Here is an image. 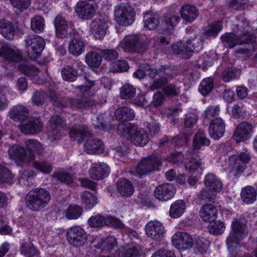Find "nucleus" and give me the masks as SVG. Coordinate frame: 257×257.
Returning a JSON list of instances; mask_svg holds the SVG:
<instances>
[{
    "label": "nucleus",
    "instance_id": "9d476101",
    "mask_svg": "<svg viewBox=\"0 0 257 257\" xmlns=\"http://www.w3.org/2000/svg\"><path fill=\"white\" fill-rule=\"evenodd\" d=\"M65 123L62 117L55 114L51 116L49 124L47 127L48 138L51 140L59 139L61 137V129L63 128Z\"/></svg>",
    "mask_w": 257,
    "mask_h": 257
},
{
    "label": "nucleus",
    "instance_id": "f3484780",
    "mask_svg": "<svg viewBox=\"0 0 257 257\" xmlns=\"http://www.w3.org/2000/svg\"><path fill=\"white\" fill-rule=\"evenodd\" d=\"M252 132V126L247 122L239 123L236 127L233 138L237 143L247 140Z\"/></svg>",
    "mask_w": 257,
    "mask_h": 257
},
{
    "label": "nucleus",
    "instance_id": "4c0bfd02",
    "mask_svg": "<svg viewBox=\"0 0 257 257\" xmlns=\"http://www.w3.org/2000/svg\"><path fill=\"white\" fill-rule=\"evenodd\" d=\"M8 153L11 159L20 161H24L27 156L25 150L17 145L12 146L9 149Z\"/></svg>",
    "mask_w": 257,
    "mask_h": 257
},
{
    "label": "nucleus",
    "instance_id": "423d86ee",
    "mask_svg": "<svg viewBox=\"0 0 257 257\" xmlns=\"http://www.w3.org/2000/svg\"><path fill=\"white\" fill-rule=\"evenodd\" d=\"M162 163V159L159 156L153 155L149 157L143 158L139 162L134 170L131 171V173L133 175H138L140 177L152 171L160 170Z\"/></svg>",
    "mask_w": 257,
    "mask_h": 257
},
{
    "label": "nucleus",
    "instance_id": "c03bdc74",
    "mask_svg": "<svg viewBox=\"0 0 257 257\" xmlns=\"http://www.w3.org/2000/svg\"><path fill=\"white\" fill-rule=\"evenodd\" d=\"M18 69L20 72L29 77H36L39 73L36 67L29 64H20Z\"/></svg>",
    "mask_w": 257,
    "mask_h": 257
},
{
    "label": "nucleus",
    "instance_id": "37998d69",
    "mask_svg": "<svg viewBox=\"0 0 257 257\" xmlns=\"http://www.w3.org/2000/svg\"><path fill=\"white\" fill-rule=\"evenodd\" d=\"M63 80L67 81H74L78 77V71L73 66L67 65L64 66L61 71Z\"/></svg>",
    "mask_w": 257,
    "mask_h": 257
},
{
    "label": "nucleus",
    "instance_id": "473e14b6",
    "mask_svg": "<svg viewBox=\"0 0 257 257\" xmlns=\"http://www.w3.org/2000/svg\"><path fill=\"white\" fill-rule=\"evenodd\" d=\"M15 27L10 21L6 19L0 20V33L6 38L12 39L15 33Z\"/></svg>",
    "mask_w": 257,
    "mask_h": 257
},
{
    "label": "nucleus",
    "instance_id": "0eeeda50",
    "mask_svg": "<svg viewBox=\"0 0 257 257\" xmlns=\"http://www.w3.org/2000/svg\"><path fill=\"white\" fill-rule=\"evenodd\" d=\"M116 21L124 26L132 25L135 19L134 10L128 4H120L116 6L114 10Z\"/></svg>",
    "mask_w": 257,
    "mask_h": 257
},
{
    "label": "nucleus",
    "instance_id": "aec40b11",
    "mask_svg": "<svg viewBox=\"0 0 257 257\" xmlns=\"http://www.w3.org/2000/svg\"><path fill=\"white\" fill-rule=\"evenodd\" d=\"M225 124L220 117L213 119L209 126V133L210 137L214 140H219L224 135Z\"/></svg>",
    "mask_w": 257,
    "mask_h": 257
},
{
    "label": "nucleus",
    "instance_id": "680f3d73",
    "mask_svg": "<svg viewBox=\"0 0 257 257\" xmlns=\"http://www.w3.org/2000/svg\"><path fill=\"white\" fill-rule=\"evenodd\" d=\"M189 47L193 54L194 52H199L202 48V40L201 37L194 36L187 41Z\"/></svg>",
    "mask_w": 257,
    "mask_h": 257
},
{
    "label": "nucleus",
    "instance_id": "3c124183",
    "mask_svg": "<svg viewBox=\"0 0 257 257\" xmlns=\"http://www.w3.org/2000/svg\"><path fill=\"white\" fill-rule=\"evenodd\" d=\"M82 202L88 209L92 208L97 203V198L92 193L88 191L82 193L81 196Z\"/></svg>",
    "mask_w": 257,
    "mask_h": 257
},
{
    "label": "nucleus",
    "instance_id": "864d4df0",
    "mask_svg": "<svg viewBox=\"0 0 257 257\" xmlns=\"http://www.w3.org/2000/svg\"><path fill=\"white\" fill-rule=\"evenodd\" d=\"M52 177L56 183L60 181L68 185L73 181V179L70 175L65 172H54L52 174Z\"/></svg>",
    "mask_w": 257,
    "mask_h": 257
},
{
    "label": "nucleus",
    "instance_id": "bf43d9fd",
    "mask_svg": "<svg viewBox=\"0 0 257 257\" xmlns=\"http://www.w3.org/2000/svg\"><path fill=\"white\" fill-rule=\"evenodd\" d=\"M169 81L167 78L161 76L159 78L154 79L151 83H150L149 89L151 91L162 89L164 88L166 85L168 84Z\"/></svg>",
    "mask_w": 257,
    "mask_h": 257
},
{
    "label": "nucleus",
    "instance_id": "dca6fc26",
    "mask_svg": "<svg viewBox=\"0 0 257 257\" xmlns=\"http://www.w3.org/2000/svg\"><path fill=\"white\" fill-rule=\"evenodd\" d=\"M176 193L174 186L170 183H164L157 187L155 190V196L161 201L171 199Z\"/></svg>",
    "mask_w": 257,
    "mask_h": 257
},
{
    "label": "nucleus",
    "instance_id": "39448f33",
    "mask_svg": "<svg viewBox=\"0 0 257 257\" xmlns=\"http://www.w3.org/2000/svg\"><path fill=\"white\" fill-rule=\"evenodd\" d=\"M25 42L28 58L33 61L40 58L45 46L44 39L35 34L29 35Z\"/></svg>",
    "mask_w": 257,
    "mask_h": 257
},
{
    "label": "nucleus",
    "instance_id": "e433bc0d",
    "mask_svg": "<svg viewBox=\"0 0 257 257\" xmlns=\"http://www.w3.org/2000/svg\"><path fill=\"white\" fill-rule=\"evenodd\" d=\"M186 204L181 200H178L170 206V216L172 218H177L181 216L185 212Z\"/></svg>",
    "mask_w": 257,
    "mask_h": 257
},
{
    "label": "nucleus",
    "instance_id": "f257e3e1",
    "mask_svg": "<svg viewBox=\"0 0 257 257\" xmlns=\"http://www.w3.org/2000/svg\"><path fill=\"white\" fill-rule=\"evenodd\" d=\"M49 98L54 106L61 108L71 107L79 109H85L96 104L94 101L84 97L79 96L76 99L63 98L53 90L50 91Z\"/></svg>",
    "mask_w": 257,
    "mask_h": 257
},
{
    "label": "nucleus",
    "instance_id": "b1692460",
    "mask_svg": "<svg viewBox=\"0 0 257 257\" xmlns=\"http://www.w3.org/2000/svg\"><path fill=\"white\" fill-rule=\"evenodd\" d=\"M109 167L103 163L92 164L88 173L90 177L94 180H100L106 178L109 173Z\"/></svg>",
    "mask_w": 257,
    "mask_h": 257
},
{
    "label": "nucleus",
    "instance_id": "09e8293b",
    "mask_svg": "<svg viewBox=\"0 0 257 257\" xmlns=\"http://www.w3.org/2000/svg\"><path fill=\"white\" fill-rule=\"evenodd\" d=\"M33 167L44 174H49L53 170L52 164L47 161H34Z\"/></svg>",
    "mask_w": 257,
    "mask_h": 257
},
{
    "label": "nucleus",
    "instance_id": "603ef678",
    "mask_svg": "<svg viewBox=\"0 0 257 257\" xmlns=\"http://www.w3.org/2000/svg\"><path fill=\"white\" fill-rule=\"evenodd\" d=\"M92 124L95 128L104 131H109L114 128L113 125H108L103 120L102 116H95L92 119Z\"/></svg>",
    "mask_w": 257,
    "mask_h": 257
},
{
    "label": "nucleus",
    "instance_id": "7ed1b4c3",
    "mask_svg": "<svg viewBox=\"0 0 257 257\" xmlns=\"http://www.w3.org/2000/svg\"><path fill=\"white\" fill-rule=\"evenodd\" d=\"M51 199L50 193L44 188H35L26 196V205L31 211L38 212L46 207Z\"/></svg>",
    "mask_w": 257,
    "mask_h": 257
},
{
    "label": "nucleus",
    "instance_id": "9b49d317",
    "mask_svg": "<svg viewBox=\"0 0 257 257\" xmlns=\"http://www.w3.org/2000/svg\"><path fill=\"white\" fill-rule=\"evenodd\" d=\"M54 26L56 36L61 39L65 38L70 32L73 33L75 30L73 28L71 22L67 21L61 15H58L54 20Z\"/></svg>",
    "mask_w": 257,
    "mask_h": 257
},
{
    "label": "nucleus",
    "instance_id": "ddd939ff",
    "mask_svg": "<svg viewBox=\"0 0 257 257\" xmlns=\"http://www.w3.org/2000/svg\"><path fill=\"white\" fill-rule=\"evenodd\" d=\"M145 230L149 237L156 241L161 240L165 232L162 223L158 221L149 222L146 225Z\"/></svg>",
    "mask_w": 257,
    "mask_h": 257
},
{
    "label": "nucleus",
    "instance_id": "393cba45",
    "mask_svg": "<svg viewBox=\"0 0 257 257\" xmlns=\"http://www.w3.org/2000/svg\"><path fill=\"white\" fill-rule=\"evenodd\" d=\"M245 35H243L240 38L233 33H226L220 37L223 45L229 48H232L236 45L245 44Z\"/></svg>",
    "mask_w": 257,
    "mask_h": 257
},
{
    "label": "nucleus",
    "instance_id": "4be33fe9",
    "mask_svg": "<svg viewBox=\"0 0 257 257\" xmlns=\"http://www.w3.org/2000/svg\"><path fill=\"white\" fill-rule=\"evenodd\" d=\"M77 16L82 19H90L95 14V10L92 4L86 1L77 3L75 6Z\"/></svg>",
    "mask_w": 257,
    "mask_h": 257
},
{
    "label": "nucleus",
    "instance_id": "2f4dec72",
    "mask_svg": "<svg viewBox=\"0 0 257 257\" xmlns=\"http://www.w3.org/2000/svg\"><path fill=\"white\" fill-rule=\"evenodd\" d=\"M116 188L118 192L125 197L132 196L135 190L131 182L125 179H120L117 182Z\"/></svg>",
    "mask_w": 257,
    "mask_h": 257
},
{
    "label": "nucleus",
    "instance_id": "0e129e2a",
    "mask_svg": "<svg viewBox=\"0 0 257 257\" xmlns=\"http://www.w3.org/2000/svg\"><path fill=\"white\" fill-rule=\"evenodd\" d=\"M222 29V25L221 22L214 23L208 26L207 30L205 32V35L209 37H215Z\"/></svg>",
    "mask_w": 257,
    "mask_h": 257
},
{
    "label": "nucleus",
    "instance_id": "6ab92c4d",
    "mask_svg": "<svg viewBox=\"0 0 257 257\" xmlns=\"http://www.w3.org/2000/svg\"><path fill=\"white\" fill-rule=\"evenodd\" d=\"M180 18L177 16L163 17L160 19L159 31L167 34L171 33L179 23Z\"/></svg>",
    "mask_w": 257,
    "mask_h": 257
},
{
    "label": "nucleus",
    "instance_id": "f03ea898",
    "mask_svg": "<svg viewBox=\"0 0 257 257\" xmlns=\"http://www.w3.org/2000/svg\"><path fill=\"white\" fill-rule=\"evenodd\" d=\"M118 132L136 145L143 146L149 141L146 131L134 124L125 125L122 123H120L118 126Z\"/></svg>",
    "mask_w": 257,
    "mask_h": 257
},
{
    "label": "nucleus",
    "instance_id": "6e6d98bb",
    "mask_svg": "<svg viewBox=\"0 0 257 257\" xmlns=\"http://www.w3.org/2000/svg\"><path fill=\"white\" fill-rule=\"evenodd\" d=\"M21 253L27 257H33L38 254L39 252L31 242H25L21 247Z\"/></svg>",
    "mask_w": 257,
    "mask_h": 257
},
{
    "label": "nucleus",
    "instance_id": "72a5a7b5",
    "mask_svg": "<svg viewBox=\"0 0 257 257\" xmlns=\"http://www.w3.org/2000/svg\"><path fill=\"white\" fill-rule=\"evenodd\" d=\"M116 241L113 236H108L104 239H100L95 245L102 252L106 253L110 251L116 245Z\"/></svg>",
    "mask_w": 257,
    "mask_h": 257
},
{
    "label": "nucleus",
    "instance_id": "4468645a",
    "mask_svg": "<svg viewBox=\"0 0 257 257\" xmlns=\"http://www.w3.org/2000/svg\"><path fill=\"white\" fill-rule=\"evenodd\" d=\"M70 35L71 40L69 43V51L73 55L78 56L84 52V42L76 31L73 33L70 32Z\"/></svg>",
    "mask_w": 257,
    "mask_h": 257
},
{
    "label": "nucleus",
    "instance_id": "8fccbe9b",
    "mask_svg": "<svg viewBox=\"0 0 257 257\" xmlns=\"http://www.w3.org/2000/svg\"><path fill=\"white\" fill-rule=\"evenodd\" d=\"M28 150L31 152H35L36 154H42L44 148L41 143L36 140H28L25 142Z\"/></svg>",
    "mask_w": 257,
    "mask_h": 257
},
{
    "label": "nucleus",
    "instance_id": "5fc2aeb1",
    "mask_svg": "<svg viewBox=\"0 0 257 257\" xmlns=\"http://www.w3.org/2000/svg\"><path fill=\"white\" fill-rule=\"evenodd\" d=\"M129 68L127 62L124 60L116 61L112 62L109 66V71L112 72H121L126 71Z\"/></svg>",
    "mask_w": 257,
    "mask_h": 257
},
{
    "label": "nucleus",
    "instance_id": "58836bf2",
    "mask_svg": "<svg viewBox=\"0 0 257 257\" xmlns=\"http://www.w3.org/2000/svg\"><path fill=\"white\" fill-rule=\"evenodd\" d=\"M205 185L210 190L215 192H220L222 189V184L221 181L217 179L215 175L209 173L205 178Z\"/></svg>",
    "mask_w": 257,
    "mask_h": 257
},
{
    "label": "nucleus",
    "instance_id": "c9c22d12",
    "mask_svg": "<svg viewBox=\"0 0 257 257\" xmlns=\"http://www.w3.org/2000/svg\"><path fill=\"white\" fill-rule=\"evenodd\" d=\"M144 27L149 30H153L157 28L159 31L160 19L157 16L151 13H147L144 17Z\"/></svg>",
    "mask_w": 257,
    "mask_h": 257
},
{
    "label": "nucleus",
    "instance_id": "2eb2a0df",
    "mask_svg": "<svg viewBox=\"0 0 257 257\" xmlns=\"http://www.w3.org/2000/svg\"><path fill=\"white\" fill-rule=\"evenodd\" d=\"M90 27L91 32L95 39L101 40L106 34L108 25L105 19L98 18L91 22Z\"/></svg>",
    "mask_w": 257,
    "mask_h": 257
},
{
    "label": "nucleus",
    "instance_id": "c756f323",
    "mask_svg": "<svg viewBox=\"0 0 257 257\" xmlns=\"http://www.w3.org/2000/svg\"><path fill=\"white\" fill-rule=\"evenodd\" d=\"M173 52L184 59H189L192 55L187 42L180 41L174 43L172 46Z\"/></svg>",
    "mask_w": 257,
    "mask_h": 257
},
{
    "label": "nucleus",
    "instance_id": "a19ab883",
    "mask_svg": "<svg viewBox=\"0 0 257 257\" xmlns=\"http://www.w3.org/2000/svg\"><path fill=\"white\" fill-rule=\"evenodd\" d=\"M241 197L244 202L247 204L252 203L256 200V193L252 187L247 186L242 189Z\"/></svg>",
    "mask_w": 257,
    "mask_h": 257
},
{
    "label": "nucleus",
    "instance_id": "69168bd1",
    "mask_svg": "<svg viewBox=\"0 0 257 257\" xmlns=\"http://www.w3.org/2000/svg\"><path fill=\"white\" fill-rule=\"evenodd\" d=\"M147 127L149 129L150 133L156 135L160 132V123L158 120L155 119L154 116H151L147 120Z\"/></svg>",
    "mask_w": 257,
    "mask_h": 257
},
{
    "label": "nucleus",
    "instance_id": "a211bd4d",
    "mask_svg": "<svg viewBox=\"0 0 257 257\" xmlns=\"http://www.w3.org/2000/svg\"><path fill=\"white\" fill-rule=\"evenodd\" d=\"M69 135L72 140L78 143L83 142L86 138L92 135L88 127L84 124H77L72 126Z\"/></svg>",
    "mask_w": 257,
    "mask_h": 257
},
{
    "label": "nucleus",
    "instance_id": "79ce46f5",
    "mask_svg": "<svg viewBox=\"0 0 257 257\" xmlns=\"http://www.w3.org/2000/svg\"><path fill=\"white\" fill-rule=\"evenodd\" d=\"M51 90H53L57 93L55 90L52 89H49L48 93H46L43 91H35L33 93L32 97V101L33 103L37 106H42L45 103V100L47 97H48L50 101L53 103V102L51 101V99L49 98V92Z\"/></svg>",
    "mask_w": 257,
    "mask_h": 257
},
{
    "label": "nucleus",
    "instance_id": "e2e57ef3",
    "mask_svg": "<svg viewBox=\"0 0 257 257\" xmlns=\"http://www.w3.org/2000/svg\"><path fill=\"white\" fill-rule=\"evenodd\" d=\"M241 71L237 68H230L224 70L222 73V79L225 82L237 78L240 75Z\"/></svg>",
    "mask_w": 257,
    "mask_h": 257
},
{
    "label": "nucleus",
    "instance_id": "ea45409f",
    "mask_svg": "<svg viewBox=\"0 0 257 257\" xmlns=\"http://www.w3.org/2000/svg\"><path fill=\"white\" fill-rule=\"evenodd\" d=\"M209 144L210 141L206 137L204 133L202 131H199L196 134L193 139V149L190 150L199 151L203 146H208Z\"/></svg>",
    "mask_w": 257,
    "mask_h": 257
},
{
    "label": "nucleus",
    "instance_id": "f8f14e48",
    "mask_svg": "<svg viewBox=\"0 0 257 257\" xmlns=\"http://www.w3.org/2000/svg\"><path fill=\"white\" fill-rule=\"evenodd\" d=\"M173 245L178 249L183 250L191 248L194 243L192 236L183 231L176 233L172 237Z\"/></svg>",
    "mask_w": 257,
    "mask_h": 257
},
{
    "label": "nucleus",
    "instance_id": "7c9ffc66",
    "mask_svg": "<svg viewBox=\"0 0 257 257\" xmlns=\"http://www.w3.org/2000/svg\"><path fill=\"white\" fill-rule=\"evenodd\" d=\"M114 115L116 119L125 122L133 119L135 117V112L128 106H121L115 110Z\"/></svg>",
    "mask_w": 257,
    "mask_h": 257
},
{
    "label": "nucleus",
    "instance_id": "c85d7f7f",
    "mask_svg": "<svg viewBox=\"0 0 257 257\" xmlns=\"http://www.w3.org/2000/svg\"><path fill=\"white\" fill-rule=\"evenodd\" d=\"M217 209L211 204L203 205L200 210V215L206 222H212L215 220L217 215Z\"/></svg>",
    "mask_w": 257,
    "mask_h": 257
},
{
    "label": "nucleus",
    "instance_id": "a878e982",
    "mask_svg": "<svg viewBox=\"0 0 257 257\" xmlns=\"http://www.w3.org/2000/svg\"><path fill=\"white\" fill-rule=\"evenodd\" d=\"M12 62H18L22 59L20 52L16 49L12 48L8 45H4L0 49V58Z\"/></svg>",
    "mask_w": 257,
    "mask_h": 257
},
{
    "label": "nucleus",
    "instance_id": "bb28decb",
    "mask_svg": "<svg viewBox=\"0 0 257 257\" xmlns=\"http://www.w3.org/2000/svg\"><path fill=\"white\" fill-rule=\"evenodd\" d=\"M104 146L99 139H89L84 145L85 151L89 154H98L102 153Z\"/></svg>",
    "mask_w": 257,
    "mask_h": 257
},
{
    "label": "nucleus",
    "instance_id": "de8ad7c7",
    "mask_svg": "<svg viewBox=\"0 0 257 257\" xmlns=\"http://www.w3.org/2000/svg\"><path fill=\"white\" fill-rule=\"evenodd\" d=\"M136 94V89L129 84H124L120 89V97L123 99H131Z\"/></svg>",
    "mask_w": 257,
    "mask_h": 257
},
{
    "label": "nucleus",
    "instance_id": "412c9836",
    "mask_svg": "<svg viewBox=\"0 0 257 257\" xmlns=\"http://www.w3.org/2000/svg\"><path fill=\"white\" fill-rule=\"evenodd\" d=\"M187 154L191 155V158L185 166V169L190 174H193L199 168H201L202 163L201 162V152L197 150H189Z\"/></svg>",
    "mask_w": 257,
    "mask_h": 257
},
{
    "label": "nucleus",
    "instance_id": "338daca9",
    "mask_svg": "<svg viewBox=\"0 0 257 257\" xmlns=\"http://www.w3.org/2000/svg\"><path fill=\"white\" fill-rule=\"evenodd\" d=\"M160 76L167 78L169 81L172 78L175 73V71L173 67L170 65H162L160 68Z\"/></svg>",
    "mask_w": 257,
    "mask_h": 257
},
{
    "label": "nucleus",
    "instance_id": "1a4fd4ad",
    "mask_svg": "<svg viewBox=\"0 0 257 257\" xmlns=\"http://www.w3.org/2000/svg\"><path fill=\"white\" fill-rule=\"evenodd\" d=\"M250 159V157L248 154L243 153L239 155L231 156L228 158V167L226 169L236 176L243 171Z\"/></svg>",
    "mask_w": 257,
    "mask_h": 257
},
{
    "label": "nucleus",
    "instance_id": "052dcab7",
    "mask_svg": "<svg viewBox=\"0 0 257 257\" xmlns=\"http://www.w3.org/2000/svg\"><path fill=\"white\" fill-rule=\"evenodd\" d=\"M88 224L93 228H102L105 225V218L100 214L92 216L88 220Z\"/></svg>",
    "mask_w": 257,
    "mask_h": 257
},
{
    "label": "nucleus",
    "instance_id": "774afa93",
    "mask_svg": "<svg viewBox=\"0 0 257 257\" xmlns=\"http://www.w3.org/2000/svg\"><path fill=\"white\" fill-rule=\"evenodd\" d=\"M13 178L11 172L7 168L0 166V183H11Z\"/></svg>",
    "mask_w": 257,
    "mask_h": 257
},
{
    "label": "nucleus",
    "instance_id": "4d7b16f0",
    "mask_svg": "<svg viewBox=\"0 0 257 257\" xmlns=\"http://www.w3.org/2000/svg\"><path fill=\"white\" fill-rule=\"evenodd\" d=\"M82 209L76 205H71L66 210V216L69 219H76L82 214Z\"/></svg>",
    "mask_w": 257,
    "mask_h": 257
},
{
    "label": "nucleus",
    "instance_id": "a18cd8bd",
    "mask_svg": "<svg viewBox=\"0 0 257 257\" xmlns=\"http://www.w3.org/2000/svg\"><path fill=\"white\" fill-rule=\"evenodd\" d=\"M45 21L41 16H35L31 20V29L36 33H40L44 31Z\"/></svg>",
    "mask_w": 257,
    "mask_h": 257
},
{
    "label": "nucleus",
    "instance_id": "20e7f679",
    "mask_svg": "<svg viewBox=\"0 0 257 257\" xmlns=\"http://www.w3.org/2000/svg\"><path fill=\"white\" fill-rule=\"evenodd\" d=\"M145 37L137 35L125 36L121 41L119 46L125 51L143 54L148 49L149 40L145 41Z\"/></svg>",
    "mask_w": 257,
    "mask_h": 257
},
{
    "label": "nucleus",
    "instance_id": "5701e85b",
    "mask_svg": "<svg viewBox=\"0 0 257 257\" xmlns=\"http://www.w3.org/2000/svg\"><path fill=\"white\" fill-rule=\"evenodd\" d=\"M43 124L40 118H33L20 125L22 132L25 134H37L42 130Z\"/></svg>",
    "mask_w": 257,
    "mask_h": 257
},
{
    "label": "nucleus",
    "instance_id": "cd10ccee",
    "mask_svg": "<svg viewBox=\"0 0 257 257\" xmlns=\"http://www.w3.org/2000/svg\"><path fill=\"white\" fill-rule=\"evenodd\" d=\"M9 115L11 118L16 121H23L28 117L29 111L24 105H17L10 109Z\"/></svg>",
    "mask_w": 257,
    "mask_h": 257
},
{
    "label": "nucleus",
    "instance_id": "49530a36",
    "mask_svg": "<svg viewBox=\"0 0 257 257\" xmlns=\"http://www.w3.org/2000/svg\"><path fill=\"white\" fill-rule=\"evenodd\" d=\"M102 61V58L98 53L91 51L85 56L86 63L91 67L97 68L99 66Z\"/></svg>",
    "mask_w": 257,
    "mask_h": 257
},
{
    "label": "nucleus",
    "instance_id": "f704fd0d",
    "mask_svg": "<svg viewBox=\"0 0 257 257\" xmlns=\"http://www.w3.org/2000/svg\"><path fill=\"white\" fill-rule=\"evenodd\" d=\"M180 14L184 20L189 22L193 21L198 15L196 7L189 5L182 7Z\"/></svg>",
    "mask_w": 257,
    "mask_h": 257
},
{
    "label": "nucleus",
    "instance_id": "13d9d810",
    "mask_svg": "<svg viewBox=\"0 0 257 257\" xmlns=\"http://www.w3.org/2000/svg\"><path fill=\"white\" fill-rule=\"evenodd\" d=\"M213 87V79L211 78H207L201 81L198 90L203 95H206L211 92Z\"/></svg>",
    "mask_w": 257,
    "mask_h": 257
},
{
    "label": "nucleus",
    "instance_id": "6e6552de",
    "mask_svg": "<svg viewBox=\"0 0 257 257\" xmlns=\"http://www.w3.org/2000/svg\"><path fill=\"white\" fill-rule=\"evenodd\" d=\"M66 236L69 244L73 247L83 246L87 243V234L79 226H73L68 228L67 229Z\"/></svg>",
    "mask_w": 257,
    "mask_h": 257
}]
</instances>
